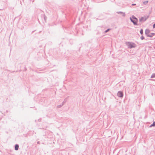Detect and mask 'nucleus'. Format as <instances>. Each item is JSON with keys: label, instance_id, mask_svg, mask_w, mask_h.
<instances>
[{"label": "nucleus", "instance_id": "nucleus-1", "mask_svg": "<svg viewBox=\"0 0 155 155\" xmlns=\"http://www.w3.org/2000/svg\"><path fill=\"white\" fill-rule=\"evenodd\" d=\"M130 18L131 21L132 22L134 25H138V24H137L138 20L135 16L133 15L132 16V17H130Z\"/></svg>", "mask_w": 155, "mask_h": 155}, {"label": "nucleus", "instance_id": "nucleus-2", "mask_svg": "<svg viewBox=\"0 0 155 155\" xmlns=\"http://www.w3.org/2000/svg\"><path fill=\"white\" fill-rule=\"evenodd\" d=\"M126 43L128 48H135L136 46L135 44L130 42H127Z\"/></svg>", "mask_w": 155, "mask_h": 155}, {"label": "nucleus", "instance_id": "nucleus-3", "mask_svg": "<svg viewBox=\"0 0 155 155\" xmlns=\"http://www.w3.org/2000/svg\"><path fill=\"white\" fill-rule=\"evenodd\" d=\"M117 95L119 97H122L124 96L123 92L119 91L117 93Z\"/></svg>", "mask_w": 155, "mask_h": 155}, {"label": "nucleus", "instance_id": "nucleus-4", "mask_svg": "<svg viewBox=\"0 0 155 155\" xmlns=\"http://www.w3.org/2000/svg\"><path fill=\"white\" fill-rule=\"evenodd\" d=\"M148 17H147V18H144L143 17H142L140 19L139 21H145L148 18Z\"/></svg>", "mask_w": 155, "mask_h": 155}, {"label": "nucleus", "instance_id": "nucleus-5", "mask_svg": "<svg viewBox=\"0 0 155 155\" xmlns=\"http://www.w3.org/2000/svg\"><path fill=\"white\" fill-rule=\"evenodd\" d=\"M117 14H120L122 15V16L124 17L125 16V13L122 12H116Z\"/></svg>", "mask_w": 155, "mask_h": 155}, {"label": "nucleus", "instance_id": "nucleus-6", "mask_svg": "<svg viewBox=\"0 0 155 155\" xmlns=\"http://www.w3.org/2000/svg\"><path fill=\"white\" fill-rule=\"evenodd\" d=\"M150 32V31L149 29H146L145 31V34L147 36V35H149Z\"/></svg>", "mask_w": 155, "mask_h": 155}, {"label": "nucleus", "instance_id": "nucleus-7", "mask_svg": "<svg viewBox=\"0 0 155 155\" xmlns=\"http://www.w3.org/2000/svg\"><path fill=\"white\" fill-rule=\"evenodd\" d=\"M41 16L42 17H43L44 18V19L45 21L46 22V20L47 19V17L45 16V14H43V15H41Z\"/></svg>", "mask_w": 155, "mask_h": 155}, {"label": "nucleus", "instance_id": "nucleus-8", "mask_svg": "<svg viewBox=\"0 0 155 155\" xmlns=\"http://www.w3.org/2000/svg\"><path fill=\"white\" fill-rule=\"evenodd\" d=\"M19 147V146L18 144H16L15 145V149L16 150H18Z\"/></svg>", "mask_w": 155, "mask_h": 155}, {"label": "nucleus", "instance_id": "nucleus-9", "mask_svg": "<svg viewBox=\"0 0 155 155\" xmlns=\"http://www.w3.org/2000/svg\"><path fill=\"white\" fill-rule=\"evenodd\" d=\"M155 34L154 33H151L150 34L147 35V37H152Z\"/></svg>", "mask_w": 155, "mask_h": 155}, {"label": "nucleus", "instance_id": "nucleus-10", "mask_svg": "<svg viewBox=\"0 0 155 155\" xmlns=\"http://www.w3.org/2000/svg\"><path fill=\"white\" fill-rule=\"evenodd\" d=\"M155 77V73H153L151 76V78H153Z\"/></svg>", "mask_w": 155, "mask_h": 155}, {"label": "nucleus", "instance_id": "nucleus-11", "mask_svg": "<svg viewBox=\"0 0 155 155\" xmlns=\"http://www.w3.org/2000/svg\"><path fill=\"white\" fill-rule=\"evenodd\" d=\"M155 126V122H153V124H151L150 125V127H154Z\"/></svg>", "mask_w": 155, "mask_h": 155}, {"label": "nucleus", "instance_id": "nucleus-12", "mask_svg": "<svg viewBox=\"0 0 155 155\" xmlns=\"http://www.w3.org/2000/svg\"><path fill=\"white\" fill-rule=\"evenodd\" d=\"M63 106V104H60L59 105H58L57 106V108H60L62 106Z\"/></svg>", "mask_w": 155, "mask_h": 155}, {"label": "nucleus", "instance_id": "nucleus-13", "mask_svg": "<svg viewBox=\"0 0 155 155\" xmlns=\"http://www.w3.org/2000/svg\"><path fill=\"white\" fill-rule=\"evenodd\" d=\"M140 34L141 35H142L143 34V30L142 29H141L140 31Z\"/></svg>", "mask_w": 155, "mask_h": 155}, {"label": "nucleus", "instance_id": "nucleus-14", "mask_svg": "<svg viewBox=\"0 0 155 155\" xmlns=\"http://www.w3.org/2000/svg\"><path fill=\"white\" fill-rule=\"evenodd\" d=\"M148 1H144V2H143V4L144 5H146L148 3Z\"/></svg>", "mask_w": 155, "mask_h": 155}, {"label": "nucleus", "instance_id": "nucleus-15", "mask_svg": "<svg viewBox=\"0 0 155 155\" xmlns=\"http://www.w3.org/2000/svg\"><path fill=\"white\" fill-rule=\"evenodd\" d=\"M110 28H109V29H107V30H106V31H104V32L105 33H107V32H108L110 30Z\"/></svg>", "mask_w": 155, "mask_h": 155}, {"label": "nucleus", "instance_id": "nucleus-16", "mask_svg": "<svg viewBox=\"0 0 155 155\" xmlns=\"http://www.w3.org/2000/svg\"><path fill=\"white\" fill-rule=\"evenodd\" d=\"M66 101H65V99L63 101V102L62 103V104H63V105L64 104L66 103Z\"/></svg>", "mask_w": 155, "mask_h": 155}, {"label": "nucleus", "instance_id": "nucleus-17", "mask_svg": "<svg viewBox=\"0 0 155 155\" xmlns=\"http://www.w3.org/2000/svg\"><path fill=\"white\" fill-rule=\"evenodd\" d=\"M140 38L142 40L144 39V37H143V36H142L140 37Z\"/></svg>", "mask_w": 155, "mask_h": 155}, {"label": "nucleus", "instance_id": "nucleus-18", "mask_svg": "<svg viewBox=\"0 0 155 155\" xmlns=\"http://www.w3.org/2000/svg\"><path fill=\"white\" fill-rule=\"evenodd\" d=\"M155 28V23L153 25V28Z\"/></svg>", "mask_w": 155, "mask_h": 155}, {"label": "nucleus", "instance_id": "nucleus-19", "mask_svg": "<svg viewBox=\"0 0 155 155\" xmlns=\"http://www.w3.org/2000/svg\"><path fill=\"white\" fill-rule=\"evenodd\" d=\"M37 143L38 144H40V142L39 141H38L37 142Z\"/></svg>", "mask_w": 155, "mask_h": 155}, {"label": "nucleus", "instance_id": "nucleus-20", "mask_svg": "<svg viewBox=\"0 0 155 155\" xmlns=\"http://www.w3.org/2000/svg\"><path fill=\"white\" fill-rule=\"evenodd\" d=\"M132 5H136V4H133Z\"/></svg>", "mask_w": 155, "mask_h": 155}, {"label": "nucleus", "instance_id": "nucleus-21", "mask_svg": "<svg viewBox=\"0 0 155 155\" xmlns=\"http://www.w3.org/2000/svg\"><path fill=\"white\" fill-rule=\"evenodd\" d=\"M153 80V81H155V80Z\"/></svg>", "mask_w": 155, "mask_h": 155}]
</instances>
